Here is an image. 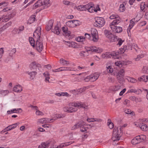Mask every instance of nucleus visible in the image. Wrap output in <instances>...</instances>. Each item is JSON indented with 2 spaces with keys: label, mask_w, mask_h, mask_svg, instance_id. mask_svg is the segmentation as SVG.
Instances as JSON below:
<instances>
[{
  "label": "nucleus",
  "mask_w": 148,
  "mask_h": 148,
  "mask_svg": "<svg viewBox=\"0 0 148 148\" xmlns=\"http://www.w3.org/2000/svg\"><path fill=\"white\" fill-rule=\"evenodd\" d=\"M85 50L82 51L79 53V55L82 57H86L93 52L99 53L103 51V49L99 47H85Z\"/></svg>",
  "instance_id": "obj_1"
},
{
  "label": "nucleus",
  "mask_w": 148,
  "mask_h": 148,
  "mask_svg": "<svg viewBox=\"0 0 148 148\" xmlns=\"http://www.w3.org/2000/svg\"><path fill=\"white\" fill-rule=\"evenodd\" d=\"M122 131L121 127L115 126L113 129L112 140L114 141H117L120 140L121 136Z\"/></svg>",
  "instance_id": "obj_2"
},
{
  "label": "nucleus",
  "mask_w": 148,
  "mask_h": 148,
  "mask_svg": "<svg viewBox=\"0 0 148 148\" xmlns=\"http://www.w3.org/2000/svg\"><path fill=\"white\" fill-rule=\"evenodd\" d=\"M117 55L118 53L114 51L111 53L107 52L103 53L101 57L103 59L110 58L112 57L114 59H118L119 57Z\"/></svg>",
  "instance_id": "obj_3"
},
{
  "label": "nucleus",
  "mask_w": 148,
  "mask_h": 148,
  "mask_svg": "<svg viewBox=\"0 0 148 148\" xmlns=\"http://www.w3.org/2000/svg\"><path fill=\"white\" fill-rule=\"evenodd\" d=\"M105 23L104 18L101 17H97L95 18V22L94 23V26L97 27H101Z\"/></svg>",
  "instance_id": "obj_4"
},
{
  "label": "nucleus",
  "mask_w": 148,
  "mask_h": 148,
  "mask_svg": "<svg viewBox=\"0 0 148 148\" xmlns=\"http://www.w3.org/2000/svg\"><path fill=\"white\" fill-rule=\"evenodd\" d=\"M125 70L121 69L118 71L116 75V78L119 82L122 83L125 81L124 76L125 75Z\"/></svg>",
  "instance_id": "obj_5"
},
{
  "label": "nucleus",
  "mask_w": 148,
  "mask_h": 148,
  "mask_svg": "<svg viewBox=\"0 0 148 148\" xmlns=\"http://www.w3.org/2000/svg\"><path fill=\"white\" fill-rule=\"evenodd\" d=\"M110 18L111 19H115L113 22L110 23V25H115L118 24L121 21V19L117 15L113 14L110 17Z\"/></svg>",
  "instance_id": "obj_6"
},
{
  "label": "nucleus",
  "mask_w": 148,
  "mask_h": 148,
  "mask_svg": "<svg viewBox=\"0 0 148 148\" xmlns=\"http://www.w3.org/2000/svg\"><path fill=\"white\" fill-rule=\"evenodd\" d=\"M92 40L94 42H97L98 39V36L97 30L95 29H92L91 30Z\"/></svg>",
  "instance_id": "obj_7"
},
{
  "label": "nucleus",
  "mask_w": 148,
  "mask_h": 148,
  "mask_svg": "<svg viewBox=\"0 0 148 148\" xmlns=\"http://www.w3.org/2000/svg\"><path fill=\"white\" fill-rule=\"evenodd\" d=\"M52 145V141L50 140L45 142L42 143L38 146V148H48L50 145Z\"/></svg>",
  "instance_id": "obj_8"
},
{
  "label": "nucleus",
  "mask_w": 148,
  "mask_h": 148,
  "mask_svg": "<svg viewBox=\"0 0 148 148\" xmlns=\"http://www.w3.org/2000/svg\"><path fill=\"white\" fill-rule=\"evenodd\" d=\"M110 26L112 31L115 33H119L122 31V27H121L115 26L114 25H110Z\"/></svg>",
  "instance_id": "obj_9"
},
{
  "label": "nucleus",
  "mask_w": 148,
  "mask_h": 148,
  "mask_svg": "<svg viewBox=\"0 0 148 148\" xmlns=\"http://www.w3.org/2000/svg\"><path fill=\"white\" fill-rule=\"evenodd\" d=\"M41 28L40 27H38L35 30L33 34V37L37 39L40 38V31Z\"/></svg>",
  "instance_id": "obj_10"
},
{
  "label": "nucleus",
  "mask_w": 148,
  "mask_h": 148,
  "mask_svg": "<svg viewBox=\"0 0 148 148\" xmlns=\"http://www.w3.org/2000/svg\"><path fill=\"white\" fill-rule=\"evenodd\" d=\"M30 68L31 69H36L37 71V69L40 70L41 67L40 64H37L36 62H32L31 63L30 65Z\"/></svg>",
  "instance_id": "obj_11"
},
{
  "label": "nucleus",
  "mask_w": 148,
  "mask_h": 148,
  "mask_svg": "<svg viewBox=\"0 0 148 148\" xmlns=\"http://www.w3.org/2000/svg\"><path fill=\"white\" fill-rule=\"evenodd\" d=\"M86 7H87V10L90 12H95V6L94 5L91 3H89L86 5Z\"/></svg>",
  "instance_id": "obj_12"
},
{
  "label": "nucleus",
  "mask_w": 148,
  "mask_h": 148,
  "mask_svg": "<svg viewBox=\"0 0 148 148\" xmlns=\"http://www.w3.org/2000/svg\"><path fill=\"white\" fill-rule=\"evenodd\" d=\"M99 74L98 73H95L90 75L91 82H94L99 77Z\"/></svg>",
  "instance_id": "obj_13"
},
{
  "label": "nucleus",
  "mask_w": 148,
  "mask_h": 148,
  "mask_svg": "<svg viewBox=\"0 0 148 148\" xmlns=\"http://www.w3.org/2000/svg\"><path fill=\"white\" fill-rule=\"evenodd\" d=\"M85 123L83 121H80L78 123L75 124L73 127H72L71 128L72 130H74L79 127H80L82 126L85 125Z\"/></svg>",
  "instance_id": "obj_14"
},
{
  "label": "nucleus",
  "mask_w": 148,
  "mask_h": 148,
  "mask_svg": "<svg viewBox=\"0 0 148 148\" xmlns=\"http://www.w3.org/2000/svg\"><path fill=\"white\" fill-rule=\"evenodd\" d=\"M22 112V110L21 108H14L8 110L7 111L8 114H11L13 113H21Z\"/></svg>",
  "instance_id": "obj_15"
},
{
  "label": "nucleus",
  "mask_w": 148,
  "mask_h": 148,
  "mask_svg": "<svg viewBox=\"0 0 148 148\" xmlns=\"http://www.w3.org/2000/svg\"><path fill=\"white\" fill-rule=\"evenodd\" d=\"M82 103L81 102L77 101L73 103H69V106H73L75 108L77 107L79 108H81Z\"/></svg>",
  "instance_id": "obj_16"
},
{
  "label": "nucleus",
  "mask_w": 148,
  "mask_h": 148,
  "mask_svg": "<svg viewBox=\"0 0 148 148\" xmlns=\"http://www.w3.org/2000/svg\"><path fill=\"white\" fill-rule=\"evenodd\" d=\"M121 85L120 84H118L116 85L110 87L109 89L110 91H117L119 90L121 88Z\"/></svg>",
  "instance_id": "obj_17"
},
{
  "label": "nucleus",
  "mask_w": 148,
  "mask_h": 148,
  "mask_svg": "<svg viewBox=\"0 0 148 148\" xmlns=\"http://www.w3.org/2000/svg\"><path fill=\"white\" fill-rule=\"evenodd\" d=\"M60 69L61 70V71H78V69H75V68H73V67H60Z\"/></svg>",
  "instance_id": "obj_18"
},
{
  "label": "nucleus",
  "mask_w": 148,
  "mask_h": 148,
  "mask_svg": "<svg viewBox=\"0 0 148 148\" xmlns=\"http://www.w3.org/2000/svg\"><path fill=\"white\" fill-rule=\"evenodd\" d=\"M22 90V86L19 84L15 86L13 88V90L17 92H21Z\"/></svg>",
  "instance_id": "obj_19"
},
{
  "label": "nucleus",
  "mask_w": 148,
  "mask_h": 148,
  "mask_svg": "<svg viewBox=\"0 0 148 148\" xmlns=\"http://www.w3.org/2000/svg\"><path fill=\"white\" fill-rule=\"evenodd\" d=\"M62 30L64 34L66 36H69L71 34L70 31L68 30L67 27L66 26L62 27Z\"/></svg>",
  "instance_id": "obj_20"
},
{
  "label": "nucleus",
  "mask_w": 148,
  "mask_h": 148,
  "mask_svg": "<svg viewBox=\"0 0 148 148\" xmlns=\"http://www.w3.org/2000/svg\"><path fill=\"white\" fill-rule=\"evenodd\" d=\"M37 39L36 46H46L47 45L46 43H43L42 41L40 40V38Z\"/></svg>",
  "instance_id": "obj_21"
},
{
  "label": "nucleus",
  "mask_w": 148,
  "mask_h": 148,
  "mask_svg": "<svg viewBox=\"0 0 148 148\" xmlns=\"http://www.w3.org/2000/svg\"><path fill=\"white\" fill-rule=\"evenodd\" d=\"M53 23V20H50L49 21L48 25L46 27V29L47 31H49L51 29Z\"/></svg>",
  "instance_id": "obj_22"
},
{
  "label": "nucleus",
  "mask_w": 148,
  "mask_h": 148,
  "mask_svg": "<svg viewBox=\"0 0 148 148\" xmlns=\"http://www.w3.org/2000/svg\"><path fill=\"white\" fill-rule=\"evenodd\" d=\"M60 63L64 66H68L71 64L69 61L66 60L63 58H61L60 60Z\"/></svg>",
  "instance_id": "obj_23"
},
{
  "label": "nucleus",
  "mask_w": 148,
  "mask_h": 148,
  "mask_svg": "<svg viewBox=\"0 0 148 148\" xmlns=\"http://www.w3.org/2000/svg\"><path fill=\"white\" fill-rule=\"evenodd\" d=\"M52 32H54V33H55L57 34L58 35L60 33L61 30L60 29L59 27L58 26V25H56L54 27V29H52Z\"/></svg>",
  "instance_id": "obj_24"
},
{
  "label": "nucleus",
  "mask_w": 148,
  "mask_h": 148,
  "mask_svg": "<svg viewBox=\"0 0 148 148\" xmlns=\"http://www.w3.org/2000/svg\"><path fill=\"white\" fill-rule=\"evenodd\" d=\"M82 79V77L78 75H75L72 79L73 82H80Z\"/></svg>",
  "instance_id": "obj_25"
},
{
  "label": "nucleus",
  "mask_w": 148,
  "mask_h": 148,
  "mask_svg": "<svg viewBox=\"0 0 148 148\" xmlns=\"http://www.w3.org/2000/svg\"><path fill=\"white\" fill-rule=\"evenodd\" d=\"M43 75L45 78V81L46 82H49V80L50 79V75L49 73L48 72L46 71L43 73Z\"/></svg>",
  "instance_id": "obj_26"
},
{
  "label": "nucleus",
  "mask_w": 148,
  "mask_h": 148,
  "mask_svg": "<svg viewBox=\"0 0 148 148\" xmlns=\"http://www.w3.org/2000/svg\"><path fill=\"white\" fill-rule=\"evenodd\" d=\"M137 136L140 143L145 140L146 138V136L145 135H140Z\"/></svg>",
  "instance_id": "obj_27"
},
{
  "label": "nucleus",
  "mask_w": 148,
  "mask_h": 148,
  "mask_svg": "<svg viewBox=\"0 0 148 148\" xmlns=\"http://www.w3.org/2000/svg\"><path fill=\"white\" fill-rule=\"evenodd\" d=\"M72 143V142H69L64 143H62L55 148H62L65 146H68Z\"/></svg>",
  "instance_id": "obj_28"
},
{
  "label": "nucleus",
  "mask_w": 148,
  "mask_h": 148,
  "mask_svg": "<svg viewBox=\"0 0 148 148\" xmlns=\"http://www.w3.org/2000/svg\"><path fill=\"white\" fill-rule=\"evenodd\" d=\"M131 143L132 145H134L140 143L137 136L132 140Z\"/></svg>",
  "instance_id": "obj_29"
},
{
  "label": "nucleus",
  "mask_w": 148,
  "mask_h": 148,
  "mask_svg": "<svg viewBox=\"0 0 148 148\" xmlns=\"http://www.w3.org/2000/svg\"><path fill=\"white\" fill-rule=\"evenodd\" d=\"M125 78V79H127L128 82L132 83H136L137 81L136 79L129 77L126 76Z\"/></svg>",
  "instance_id": "obj_30"
},
{
  "label": "nucleus",
  "mask_w": 148,
  "mask_h": 148,
  "mask_svg": "<svg viewBox=\"0 0 148 148\" xmlns=\"http://www.w3.org/2000/svg\"><path fill=\"white\" fill-rule=\"evenodd\" d=\"M41 0H39L38 1L36 2L33 5V9H36L37 8L42 6V4H41Z\"/></svg>",
  "instance_id": "obj_31"
},
{
  "label": "nucleus",
  "mask_w": 148,
  "mask_h": 148,
  "mask_svg": "<svg viewBox=\"0 0 148 148\" xmlns=\"http://www.w3.org/2000/svg\"><path fill=\"white\" fill-rule=\"evenodd\" d=\"M64 116L65 115L63 114H56L53 117V120L54 121L58 118H63Z\"/></svg>",
  "instance_id": "obj_32"
},
{
  "label": "nucleus",
  "mask_w": 148,
  "mask_h": 148,
  "mask_svg": "<svg viewBox=\"0 0 148 148\" xmlns=\"http://www.w3.org/2000/svg\"><path fill=\"white\" fill-rule=\"evenodd\" d=\"M35 16L34 15H32L28 21L27 23L30 24L32 23L35 21Z\"/></svg>",
  "instance_id": "obj_33"
},
{
  "label": "nucleus",
  "mask_w": 148,
  "mask_h": 148,
  "mask_svg": "<svg viewBox=\"0 0 148 148\" xmlns=\"http://www.w3.org/2000/svg\"><path fill=\"white\" fill-rule=\"evenodd\" d=\"M69 113H72L75 112L77 110V108H75L73 106H69Z\"/></svg>",
  "instance_id": "obj_34"
},
{
  "label": "nucleus",
  "mask_w": 148,
  "mask_h": 148,
  "mask_svg": "<svg viewBox=\"0 0 148 148\" xmlns=\"http://www.w3.org/2000/svg\"><path fill=\"white\" fill-rule=\"evenodd\" d=\"M117 36H115L112 34L109 36V38H108L111 41L113 42L117 39Z\"/></svg>",
  "instance_id": "obj_35"
},
{
  "label": "nucleus",
  "mask_w": 148,
  "mask_h": 148,
  "mask_svg": "<svg viewBox=\"0 0 148 148\" xmlns=\"http://www.w3.org/2000/svg\"><path fill=\"white\" fill-rule=\"evenodd\" d=\"M107 125L110 129H112L114 128V124L112 122L110 119L108 120Z\"/></svg>",
  "instance_id": "obj_36"
},
{
  "label": "nucleus",
  "mask_w": 148,
  "mask_h": 148,
  "mask_svg": "<svg viewBox=\"0 0 148 148\" xmlns=\"http://www.w3.org/2000/svg\"><path fill=\"white\" fill-rule=\"evenodd\" d=\"M126 50H127V47H121V48H120L118 52H117L118 53L117 56L119 57V56H118L119 53H123L125 52Z\"/></svg>",
  "instance_id": "obj_37"
},
{
  "label": "nucleus",
  "mask_w": 148,
  "mask_h": 148,
  "mask_svg": "<svg viewBox=\"0 0 148 148\" xmlns=\"http://www.w3.org/2000/svg\"><path fill=\"white\" fill-rule=\"evenodd\" d=\"M37 73L36 72L34 71L29 72L28 74L29 75L30 79H34Z\"/></svg>",
  "instance_id": "obj_38"
},
{
  "label": "nucleus",
  "mask_w": 148,
  "mask_h": 148,
  "mask_svg": "<svg viewBox=\"0 0 148 148\" xmlns=\"http://www.w3.org/2000/svg\"><path fill=\"white\" fill-rule=\"evenodd\" d=\"M86 5H79L78 6L77 8V9L80 11H86L87 10V7Z\"/></svg>",
  "instance_id": "obj_39"
},
{
  "label": "nucleus",
  "mask_w": 148,
  "mask_h": 148,
  "mask_svg": "<svg viewBox=\"0 0 148 148\" xmlns=\"http://www.w3.org/2000/svg\"><path fill=\"white\" fill-rule=\"evenodd\" d=\"M86 125V124H85ZM88 126H90L89 125H84L80 127V130L83 132H86L87 131Z\"/></svg>",
  "instance_id": "obj_40"
},
{
  "label": "nucleus",
  "mask_w": 148,
  "mask_h": 148,
  "mask_svg": "<svg viewBox=\"0 0 148 148\" xmlns=\"http://www.w3.org/2000/svg\"><path fill=\"white\" fill-rule=\"evenodd\" d=\"M140 128L142 130L144 131H146L148 130V127L145 123H143Z\"/></svg>",
  "instance_id": "obj_41"
},
{
  "label": "nucleus",
  "mask_w": 148,
  "mask_h": 148,
  "mask_svg": "<svg viewBox=\"0 0 148 148\" xmlns=\"http://www.w3.org/2000/svg\"><path fill=\"white\" fill-rule=\"evenodd\" d=\"M35 110H36L35 114L36 115L42 116L44 115V114L43 112L39 110L38 107Z\"/></svg>",
  "instance_id": "obj_42"
},
{
  "label": "nucleus",
  "mask_w": 148,
  "mask_h": 148,
  "mask_svg": "<svg viewBox=\"0 0 148 148\" xmlns=\"http://www.w3.org/2000/svg\"><path fill=\"white\" fill-rule=\"evenodd\" d=\"M85 37L80 36L77 38L76 40L78 42H83L85 40Z\"/></svg>",
  "instance_id": "obj_43"
},
{
  "label": "nucleus",
  "mask_w": 148,
  "mask_h": 148,
  "mask_svg": "<svg viewBox=\"0 0 148 148\" xmlns=\"http://www.w3.org/2000/svg\"><path fill=\"white\" fill-rule=\"evenodd\" d=\"M107 71L110 73H112L113 71V69L111 66H108V63L106 64Z\"/></svg>",
  "instance_id": "obj_44"
},
{
  "label": "nucleus",
  "mask_w": 148,
  "mask_h": 148,
  "mask_svg": "<svg viewBox=\"0 0 148 148\" xmlns=\"http://www.w3.org/2000/svg\"><path fill=\"white\" fill-rule=\"evenodd\" d=\"M115 65L119 67H121L123 65V61H121L116 62L114 63Z\"/></svg>",
  "instance_id": "obj_45"
},
{
  "label": "nucleus",
  "mask_w": 148,
  "mask_h": 148,
  "mask_svg": "<svg viewBox=\"0 0 148 148\" xmlns=\"http://www.w3.org/2000/svg\"><path fill=\"white\" fill-rule=\"evenodd\" d=\"M124 112L126 113L127 114H131V115H133L134 114L133 112H132L131 110L129 109L125 108L124 109Z\"/></svg>",
  "instance_id": "obj_46"
},
{
  "label": "nucleus",
  "mask_w": 148,
  "mask_h": 148,
  "mask_svg": "<svg viewBox=\"0 0 148 148\" xmlns=\"http://www.w3.org/2000/svg\"><path fill=\"white\" fill-rule=\"evenodd\" d=\"M104 34L108 38H109V36L112 34L110 31L106 29L104 30Z\"/></svg>",
  "instance_id": "obj_47"
},
{
  "label": "nucleus",
  "mask_w": 148,
  "mask_h": 148,
  "mask_svg": "<svg viewBox=\"0 0 148 148\" xmlns=\"http://www.w3.org/2000/svg\"><path fill=\"white\" fill-rule=\"evenodd\" d=\"M125 9V6L123 4H121L120 5L119 10L120 12H123Z\"/></svg>",
  "instance_id": "obj_48"
},
{
  "label": "nucleus",
  "mask_w": 148,
  "mask_h": 148,
  "mask_svg": "<svg viewBox=\"0 0 148 148\" xmlns=\"http://www.w3.org/2000/svg\"><path fill=\"white\" fill-rule=\"evenodd\" d=\"M144 56V55L143 54L139 55L137 56L136 58H134L133 59L135 61H138L141 58H143Z\"/></svg>",
  "instance_id": "obj_49"
},
{
  "label": "nucleus",
  "mask_w": 148,
  "mask_h": 148,
  "mask_svg": "<svg viewBox=\"0 0 148 148\" xmlns=\"http://www.w3.org/2000/svg\"><path fill=\"white\" fill-rule=\"evenodd\" d=\"M147 7V5L145 4L144 3H142L140 5V9L143 11Z\"/></svg>",
  "instance_id": "obj_50"
},
{
  "label": "nucleus",
  "mask_w": 148,
  "mask_h": 148,
  "mask_svg": "<svg viewBox=\"0 0 148 148\" xmlns=\"http://www.w3.org/2000/svg\"><path fill=\"white\" fill-rule=\"evenodd\" d=\"M29 40L31 45L32 46H35V41L34 38L29 37Z\"/></svg>",
  "instance_id": "obj_51"
},
{
  "label": "nucleus",
  "mask_w": 148,
  "mask_h": 148,
  "mask_svg": "<svg viewBox=\"0 0 148 148\" xmlns=\"http://www.w3.org/2000/svg\"><path fill=\"white\" fill-rule=\"evenodd\" d=\"M12 24V22L11 21L7 23L5 25H4V26H3L2 27H3V29H6L8 28V27H9V26L11 25V24Z\"/></svg>",
  "instance_id": "obj_52"
},
{
  "label": "nucleus",
  "mask_w": 148,
  "mask_h": 148,
  "mask_svg": "<svg viewBox=\"0 0 148 148\" xmlns=\"http://www.w3.org/2000/svg\"><path fill=\"white\" fill-rule=\"evenodd\" d=\"M66 25L70 27H73V22L72 21H70L67 22L66 23Z\"/></svg>",
  "instance_id": "obj_53"
},
{
  "label": "nucleus",
  "mask_w": 148,
  "mask_h": 148,
  "mask_svg": "<svg viewBox=\"0 0 148 148\" xmlns=\"http://www.w3.org/2000/svg\"><path fill=\"white\" fill-rule=\"evenodd\" d=\"M45 118H43L40 119H39L37 121V123H41L43 124L44 123H45Z\"/></svg>",
  "instance_id": "obj_54"
},
{
  "label": "nucleus",
  "mask_w": 148,
  "mask_h": 148,
  "mask_svg": "<svg viewBox=\"0 0 148 148\" xmlns=\"http://www.w3.org/2000/svg\"><path fill=\"white\" fill-rule=\"evenodd\" d=\"M9 90H1L0 91V93L3 95L5 96L7 95L9 93Z\"/></svg>",
  "instance_id": "obj_55"
},
{
  "label": "nucleus",
  "mask_w": 148,
  "mask_h": 148,
  "mask_svg": "<svg viewBox=\"0 0 148 148\" xmlns=\"http://www.w3.org/2000/svg\"><path fill=\"white\" fill-rule=\"evenodd\" d=\"M145 75H143L140 77L138 78V80L139 81H144L145 82H146V78H145Z\"/></svg>",
  "instance_id": "obj_56"
},
{
  "label": "nucleus",
  "mask_w": 148,
  "mask_h": 148,
  "mask_svg": "<svg viewBox=\"0 0 148 148\" xmlns=\"http://www.w3.org/2000/svg\"><path fill=\"white\" fill-rule=\"evenodd\" d=\"M142 71L144 73H148V66H144L142 69Z\"/></svg>",
  "instance_id": "obj_57"
},
{
  "label": "nucleus",
  "mask_w": 148,
  "mask_h": 148,
  "mask_svg": "<svg viewBox=\"0 0 148 148\" xmlns=\"http://www.w3.org/2000/svg\"><path fill=\"white\" fill-rule=\"evenodd\" d=\"M125 40H123L121 38H119L117 40V41L118 42V43L117 44V45H119V46H121L122 43L124 42Z\"/></svg>",
  "instance_id": "obj_58"
},
{
  "label": "nucleus",
  "mask_w": 148,
  "mask_h": 148,
  "mask_svg": "<svg viewBox=\"0 0 148 148\" xmlns=\"http://www.w3.org/2000/svg\"><path fill=\"white\" fill-rule=\"evenodd\" d=\"M123 61V64L124 65H128L131 64L132 62L131 61Z\"/></svg>",
  "instance_id": "obj_59"
},
{
  "label": "nucleus",
  "mask_w": 148,
  "mask_h": 148,
  "mask_svg": "<svg viewBox=\"0 0 148 148\" xmlns=\"http://www.w3.org/2000/svg\"><path fill=\"white\" fill-rule=\"evenodd\" d=\"M16 52V49L15 48L12 49V50H11L10 52V53H9V56L12 58V57L13 54L15 53Z\"/></svg>",
  "instance_id": "obj_60"
},
{
  "label": "nucleus",
  "mask_w": 148,
  "mask_h": 148,
  "mask_svg": "<svg viewBox=\"0 0 148 148\" xmlns=\"http://www.w3.org/2000/svg\"><path fill=\"white\" fill-rule=\"evenodd\" d=\"M72 21L73 22V25L74 26V27L79 25V24L78 21L76 20H72Z\"/></svg>",
  "instance_id": "obj_61"
},
{
  "label": "nucleus",
  "mask_w": 148,
  "mask_h": 148,
  "mask_svg": "<svg viewBox=\"0 0 148 148\" xmlns=\"http://www.w3.org/2000/svg\"><path fill=\"white\" fill-rule=\"evenodd\" d=\"M87 88H88L87 87H84L83 88H82L79 89L77 90V91L78 92H79L80 93H81L82 92L85 91L86 90V89H87Z\"/></svg>",
  "instance_id": "obj_62"
},
{
  "label": "nucleus",
  "mask_w": 148,
  "mask_h": 148,
  "mask_svg": "<svg viewBox=\"0 0 148 148\" xmlns=\"http://www.w3.org/2000/svg\"><path fill=\"white\" fill-rule=\"evenodd\" d=\"M34 49H36L39 52H40L42 50V47H33Z\"/></svg>",
  "instance_id": "obj_63"
},
{
  "label": "nucleus",
  "mask_w": 148,
  "mask_h": 148,
  "mask_svg": "<svg viewBox=\"0 0 148 148\" xmlns=\"http://www.w3.org/2000/svg\"><path fill=\"white\" fill-rule=\"evenodd\" d=\"M81 108H83L85 110H87L89 108L88 105H86L85 104L82 103Z\"/></svg>",
  "instance_id": "obj_64"
}]
</instances>
